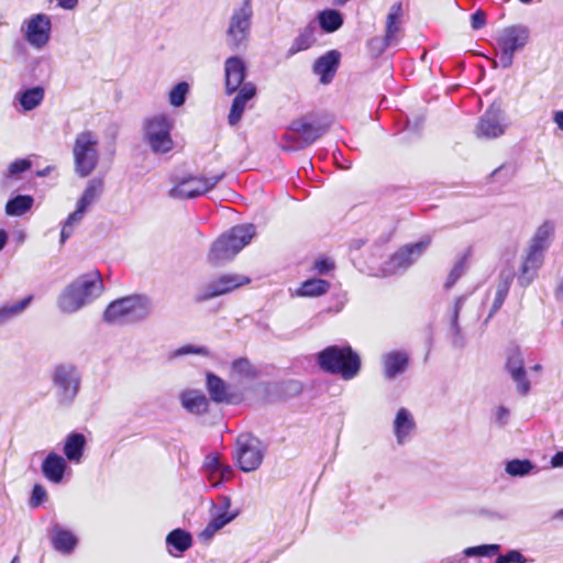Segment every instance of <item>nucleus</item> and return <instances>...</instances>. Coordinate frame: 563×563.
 <instances>
[{
    "label": "nucleus",
    "instance_id": "1",
    "mask_svg": "<svg viewBox=\"0 0 563 563\" xmlns=\"http://www.w3.org/2000/svg\"><path fill=\"white\" fill-rule=\"evenodd\" d=\"M103 291L98 271L80 275L60 292L57 307L63 313H74L97 299Z\"/></svg>",
    "mask_w": 563,
    "mask_h": 563
},
{
    "label": "nucleus",
    "instance_id": "2",
    "mask_svg": "<svg viewBox=\"0 0 563 563\" xmlns=\"http://www.w3.org/2000/svg\"><path fill=\"white\" fill-rule=\"evenodd\" d=\"M153 312L152 300L143 295L126 296L108 305L103 320L110 324H130L146 320Z\"/></svg>",
    "mask_w": 563,
    "mask_h": 563
},
{
    "label": "nucleus",
    "instance_id": "3",
    "mask_svg": "<svg viewBox=\"0 0 563 563\" xmlns=\"http://www.w3.org/2000/svg\"><path fill=\"white\" fill-rule=\"evenodd\" d=\"M319 367L329 374L340 375L349 380L361 369L360 355L350 345H330L317 354Z\"/></svg>",
    "mask_w": 563,
    "mask_h": 563
},
{
    "label": "nucleus",
    "instance_id": "4",
    "mask_svg": "<svg viewBox=\"0 0 563 563\" xmlns=\"http://www.w3.org/2000/svg\"><path fill=\"white\" fill-rule=\"evenodd\" d=\"M254 234L255 227L253 224L233 227L212 243L208 253V262L212 266L230 262L251 242Z\"/></svg>",
    "mask_w": 563,
    "mask_h": 563
},
{
    "label": "nucleus",
    "instance_id": "5",
    "mask_svg": "<svg viewBox=\"0 0 563 563\" xmlns=\"http://www.w3.org/2000/svg\"><path fill=\"white\" fill-rule=\"evenodd\" d=\"M254 9L252 0L236 4L229 16L225 30L227 46L233 52H245L251 42Z\"/></svg>",
    "mask_w": 563,
    "mask_h": 563
},
{
    "label": "nucleus",
    "instance_id": "6",
    "mask_svg": "<svg viewBox=\"0 0 563 563\" xmlns=\"http://www.w3.org/2000/svg\"><path fill=\"white\" fill-rule=\"evenodd\" d=\"M329 125L310 121L307 117L294 120L280 140V148L286 152L302 150L313 144L327 131Z\"/></svg>",
    "mask_w": 563,
    "mask_h": 563
},
{
    "label": "nucleus",
    "instance_id": "7",
    "mask_svg": "<svg viewBox=\"0 0 563 563\" xmlns=\"http://www.w3.org/2000/svg\"><path fill=\"white\" fill-rule=\"evenodd\" d=\"M51 382L57 404L69 407L79 394L81 372L73 363H59L52 369Z\"/></svg>",
    "mask_w": 563,
    "mask_h": 563
},
{
    "label": "nucleus",
    "instance_id": "8",
    "mask_svg": "<svg viewBox=\"0 0 563 563\" xmlns=\"http://www.w3.org/2000/svg\"><path fill=\"white\" fill-rule=\"evenodd\" d=\"M172 129L173 120L167 114H155L143 122V140L153 153L166 154L174 147Z\"/></svg>",
    "mask_w": 563,
    "mask_h": 563
},
{
    "label": "nucleus",
    "instance_id": "9",
    "mask_svg": "<svg viewBox=\"0 0 563 563\" xmlns=\"http://www.w3.org/2000/svg\"><path fill=\"white\" fill-rule=\"evenodd\" d=\"M224 178V173L206 177L188 174L173 179L174 186L168 190V197L177 200L196 199L209 191Z\"/></svg>",
    "mask_w": 563,
    "mask_h": 563
},
{
    "label": "nucleus",
    "instance_id": "10",
    "mask_svg": "<svg viewBox=\"0 0 563 563\" xmlns=\"http://www.w3.org/2000/svg\"><path fill=\"white\" fill-rule=\"evenodd\" d=\"M530 31L527 26L517 24L505 27L497 37L499 48L498 60H493V67L509 68L514 63V56L521 51L529 41Z\"/></svg>",
    "mask_w": 563,
    "mask_h": 563
},
{
    "label": "nucleus",
    "instance_id": "11",
    "mask_svg": "<svg viewBox=\"0 0 563 563\" xmlns=\"http://www.w3.org/2000/svg\"><path fill=\"white\" fill-rule=\"evenodd\" d=\"M98 136L91 131L77 134L73 147L75 170L80 177H87L99 162Z\"/></svg>",
    "mask_w": 563,
    "mask_h": 563
},
{
    "label": "nucleus",
    "instance_id": "12",
    "mask_svg": "<svg viewBox=\"0 0 563 563\" xmlns=\"http://www.w3.org/2000/svg\"><path fill=\"white\" fill-rule=\"evenodd\" d=\"M266 448L251 433H241L235 440V460L241 471L249 473L257 470L264 459Z\"/></svg>",
    "mask_w": 563,
    "mask_h": 563
},
{
    "label": "nucleus",
    "instance_id": "13",
    "mask_svg": "<svg viewBox=\"0 0 563 563\" xmlns=\"http://www.w3.org/2000/svg\"><path fill=\"white\" fill-rule=\"evenodd\" d=\"M431 244L429 236L416 243L406 244L395 252L384 265L385 275H396L407 271Z\"/></svg>",
    "mask_w": 563,
    "mask_h": 563
},
{
    "label": "nucleus",
    "instance_id": "14",
    "mask_svg": "<svg viewBox=\"0 0 563 563\" xmlns=\"http://www.w3.org/2000/svg\"><path fill=\"white\" fill-rule=\"evenodd\" d=\"M250 283V278L239 274H223L206 284L195 296L200 303L214 297L228 294Z\"/></svg>",
    "mask_w": 563,
    "mask_h": 563
},
{
    "label": "nucleus",
    "instance_id": "15",
    "mask_svg": "<svg viewBox=\"0 0 563 563\" xmlns=\"http://www.w3.org/2000/svg\"><path fill=\"white\" fill-rule=\"evenodd\" d=\"M25 41L36 49L44 48L51 38L52 21L44 13H37L26 19L22 26Z\"/></svg>",
    "mask_w": 563,
    "mask_h": 563
},
{
    "label": "nucleus",
    "instance_id": "16",
    "mask_svg": "<svg viewBox=\"0 0 563 563\" xmlns=\"http://www.w3.org/2000/svg\"><path fill=\"white\" fill-rule=\"evenodd\" d=\"M507 129L505 113L497 104H492L479 118L475 129L478 139H497L501 136Z\"/></svg>",
    "mask_w": 563,
    "mask_h": 563
},
{
    "label": "nucleus",
    "instance_id": "17",
    "mask_svg": "<svg viewBox=\"0 0 563 563\" xmlns=\"http://www.w3.org/2000/svg\"><path fill=\"white\" fill-rule=\"evenodd\" d=\"M505 368L516 386L518 395L525 397L531 391V383L525 367V357L521 350L516 346L509 350Z\"/></svg>",
    "mask_w": 563,
    "mask_h": 563
},
{
    "label": "nucleus",
    "instance_id": "18",
    "mask_svg": "<svg viewBox=\"0 0 563 563\" xmlns=\"http://www.w3.org/2000/svg\"><path fill=\"white\" fill-rule=\"evenodd\" d=\"M553 232V227L549 222L540 225L532 238L528 255L522 264V274L536 271L542 260V252L548 247V241Z\"/></svg>",
    "mask_w": 563,
    "mask_h": 563
},
{
    "label": "nucleus",
    "instance_id": "19",
    "mask_svg": "<svg viewBox=\"0 0 563 563\" xmlns=\"http://www.w3.org/2000/svg\"><path fill=\"white\" fill-rule=\"evenodd\" d=\"M225 92L233 95L242 88L246 77V64L240 56H230L224 62Z\"/></svg>",
    "mask_w": 563,
    "mask_h": 563
},
{
    "label": "nucleus",
    "instance_id": "20",
    "mask_svg": "<svg viewBox=\"0 0 563 563\" xmlns=\"http://www.w3.org/2000/svg\"><path fill=\"white\" fill-rule=\"evenodd\" d=\"M341 54L336 49H331L317 58L313 64V73L320 76V81L322 84H329L332 81L339 64H340Z\"/></svg>",
    "mask_w": 563,
    "mask_h": 563
},
{
    "label": "nucleus",
    "instance_id": "21",
    "mask_svg": "<svg viewBox=\"0 0 563 563\" xmlns=\"http://www.w3.org/2000/svg\"><path fill=\"white\" fill-rule=\"evenodd\" d=\"M48 536L53 548L62 554H70L78 543L76 536L58 523L51 526Z\"/></svg>",
    "mask_w": 563,
    "mask_h": 563
},
{
    "label": "nucleus",
    "instance_id": "22",
    "mask_svg": "<svg viewBox=\"0 0 563 563\" xmlns=\"http://www.w3.org/2000/svg\"><path fill=\"white\" fill-rule=\"evenodd\" d=\"M316 32L317 25L313 21L299 29L298 34L294 37L286 52V57L290 58L300 52L311 48L317 43Z\"/></svg>",
    "mask_w": 563,
    "mask_h": 563
},
{
    "label": "nucleus",
    "instance_id": "23",
    "mask_svg": "<svg viewBox=\"0 0 563 563\" xmlns=\"http://www.w3.org/2000/svg\"><path fill=\"white\" fill-rule=\"evenodd\" d=\"M231 109L228 115L230 125H236L245 110L246 102L250 101L256 93V88L252 82H245L240 90L236 91Z\"/></svg>",
    "mask_w": 563,
    "mask_h": 563
},
{
    "label": "nucleus",
    "instance_id": "24",
    "mask_svg": "<svg viewBox=\"0 0 563 563\" xmlns=\"http://www.w3.org/2000/svg\"><path fill=\"white\" fill-rule=\"evenodd\" d=\"M183 408L191 415L201 416L209 410V400L201 390L186 389L179 394Z\"/></svg>",
    "mask_w": 563,
    "mask_h": 563
},
{
    "label": "nucleus",
    "instance_id": "25",
    "mask_svg": "<svg viewBox=\"0 0 563 563\" xmlns=\"http://www.w3.org/2000/svg\"><path fill=\"white\" fill-rule=\"evenodd\" d=\"M382 363L385 378L394 379L407 369L409 356L405 351H391L383 356Z\"/></svg>",
    "mask_w": 563,
    "mask_h": 563
},
{
    "label": "nucleus",
    "instance_id": "26",
    "mask_svg": "<svg viewBox=\"0 0 563 563\" xmlns=\"http://www.w3.org/2000/svg\"><path fill=\"white\" fill-rule=\"evenodd\" d=\"M416 429V422L411 412L406 408H400L394 420V433L398 444H404Z\"/></svg>",
    "mask_w": 563,
    "mask_h": 563
},
{
    "label": "nucleus",
    "instance_id": "27",
    "mask_svg": "<svg viewBox=\"0 0 563 563\" xmlns=\"http://www.w3.org/2000/svg\"><path fill=\"white\" fill-rule=\"evenodd\" d=\"M42 473L52 483H60L67 468L66 460L55 452L46 455L42 462Z\"/></svg>",
    "mask_w": 563,
    "mask_h": 563
},
{
    "label": "nucleus",
    "instance_id": "28",
    "mask_svg": "<svg viewBox=\"0 0 563 563\" xmlns=\"http://www.w3.org/2000/svg\"><path fill=\"white\" fill-rule=\"evenodd\" d=\"M206 387L212 401L217 404H229L231 401L232 397L229 393L228 384L218 375L207 373Z\"/></svg>",
    "mask_w": 563,
    "mask_h": 563
},
{
    "label": "nucleus",
    "instance_id": "29",
    "mask_svg": "<svg viewBox=\"0 0 563 563\" xmlns=\"http://www.w3.org/2000/svg\"><path fill=\"white\" fill-rule=\"evenodd\" d=\"M86 446V438L82 433L70 432L64 443V454L70 463H80Z\"/></svg>",
    "mask_w": 563,
    "mask_h": 563
},
{
    "label": "nucleus",
    "instance_id": "30",
    "mask_svg": "<svg viewBox=\"0 0 563 563\" xmlns=\"http://www.w3.org/2000/svg\"><path fill=\"white\" fill-rule=\"evenodd\" d=\"M401 16H402V3L396 2L390 7L389 13L386 20L385 36L388 37L395 45L399 41V34L401 32Z\"/></svg>",
    "mask_w": 563,
    "mask_h": 563
},
{
    "label": "nucleus",
    "instance_id": "31",
    "mask_svg": "<svg viewBox=\"0 0 563 563\" xmlns=\"http://www.w3.org/2000/svg\"><path fill=\"white\" fill-rule=\"evenodd\" d=\"M318 24L324 33L338 31L344 23L343 14L335 9H325L317 15Z\"/></svg>",
    "mask_w": 563,
    "mask_h": 563
},
{
    "label": "nucleus",
    "instance_id": "32",
    "mask_svg": "<svg viewBox=\"0 0 563 563\" xmlns=\"http://www.w3.org/2000/svg\"><path fill=\"white\" fill-rule=\"evenodd\" d=\"M33 296H26L18 302H5L0 307V327L21 316L31 305Z\"/></svg>",
    "mask_w": 563,
    "mask_h": 563
},
{
    "label": "nucleus",
    "instance_id": "33",
    "mask_svg": "<svg viewBox=\"0 0 563 563\" xmlns=\"http://www.w3.org/2000/svg\"><path fill=\"white\" fill-rule=\"evenodd\" d=\"M103 191V180L101 178H92L77 201V205L88 210L90 206L98 201Z\"/></svg>",
    "mask_w": 563,
    "mask_h": 563
},
{
    "label": "nucleus",
    "instance_id": "34",
    "mask_svg": "<svg viewBox=\"0 0 563 563\" xmlns=\"http://www.w3.org/2000/svg\"><path fill=\"white\" fill-rule=\"evenodd\" d=\"M511 283H512V275L510 273H508V274L501 273L500 274L496 294H495V298H494L490 311L488 313V318H492L503 307V305L508 296Z\"/></svg>",
    "mask_w": 563,
    "mask_h": 563
},
{
    "label": "nucleus",
    "instance_id": "35",
    "mask_svg": "<svg viewBox=\"0 0 563 563\" xmlns=\"http://www.w3.org/2000/svg\"><path fill=\"white\" fill-rule=\"evenodd\" d=\"M44 95L43 87L35 86L21 91L18 99L24 111H31L42 103Z\"/></svg>",
    "mask_w": 563,
    "mask_h": 563
},
{
    "label": "nucleus",
    "instance_id": "36",
    "mask_svg": "<svg viewBox=\"0 0 563 563\" xmlns=\"http://www.w3.org/2000/svg\"><path fill=\"white\" fill-rule=\"evenodd\" d=\"M166 544L183 553L192 545V537L188 531L177 528L167 534Z\"/></svg>",
    "mask_w": 563,
    "mask_h": 563
},
{
    "label": "nucleus",
    "instance_id": "37",
    "mask_svg": "<svg viewBox=\"0 0 563 563\" xmlns=\"http://www.w3.org/2000/svg\"><path fill=\"white\" fill-rule=\"evenodd\" d=\"M466 299H467V295L459 296L455 299L452 311H451V331L453 332L452 343L454 346H457V347L463 346V338H462L461 328L459 324V314H460V311L463 308Z\"/></svg>",
    "mask_w": 563,
    "mask_h": 563
},
{
    "label": "nucleus",
    "instance_id": "38",
    "mask_svg": "<svg viewBox=\"0 0 563 563\" xmlns=\"http://www.w3.org/2000/svg\"><path fill=\"white\" fill-rule=\"evenodd\" d=\"M236 517V512L229 514L228 511H214L210 522L201 532V537L210 539L213 534L222 529L225 525L231 522Z\"/></svg>",
    "mask_w": 563,
    "mask_h": 563
},
{
    "label": "nucleus",
    "instance_id": "39",
    "mask_svg": "<svg viewBox=\"0 0 563 563\" xmlns=\"http://www.w3.org/2000/svg\"><path fill=\"white\" fill-rule=\"evenodd\" d=\"M34 199L29 195H18L8 200L5 213L11 217L22 216L33 206Z\"/></svg>",
    "mask_w": 563,
    "mask_h": 563
},
{
    "label": "nucleus",
    "instance_id": "40",
    "mask_svg": "<svg viewBox=\"0 0 563 563\" xmlns=\"http://www.w3.org/2000/svg\"><path fill=\"white\" fill-rule=\"evenodd\" d=\"M537 470V466L527 459H514L506 463L505 471L511 477H523Z\"/></svg>",
    "mask_w": 563,
    "mask_h": 563
},
{
    "label": "nucleus",
    "instance_id": "41",
    "mask_svg": "<svg viewBox=\"0 0 563 563\" xmlns=\"http://www.w3.org/2000/svg\"><path fill=\"white\" fill-rule=\"evenodd\" d=\"M329 288V282L319 278H311L302 283L299 288V295L303 297H316L325 294Z\"/></svg>",
    "mask_w": 563,
    "mask_h": 563
},
{
    "label": "nucleus",
    "instance_id": "42",
    "mask_svg": "<svg viewBox=\"0 0 563 563\" xmlns=\"http://www.w3.org/2000/svg\"><path fill=\"white\" fill-rule=\"evenodd\" d=\"M500 551L499 544H482L477 547H470L463 551L465 556H494Z\"/></svg>",
    "mask_w": 563,
    "mask_h": 563
},
{
    "label": "nucleus",
    "instance_id": "43",
    "mask_svg": "<svg viewBox=\"0 0 563 563\" xmlns=\"http://www.w3.org/2000/svg\"><path fill=\"white\" fill-rule=\"evenodd\" d=\"M189 92V85L186 81H180L173 87L169 91V103L174 107H180L185 103Z\"/></svg>",
    "mask_w": 563,
    "mask_h": 563
},
{
    "label": "nucleus",
    "instance_id": "44",
    "mask_svg": "<svg viewBox=\"0 0 563 563\" xmlns=\"http://www.w3.org/2000/svg\"><path fill=\"white\" fill-rule=\"evenodd\" d=\"M395 45L387 36H374L367 42V48L373 57L380 56L388 46Z\"/></svg>",
    "mask_w": 563,
    "mask_h": 563
},
{
    "label": "nucleus",
    "instance_id": "45",
    "mask_svg": "<svg viewBox=\"0 0 563 563\" xmlns=\"http://www.w3.org/2000/svg\"><path fill=\"white\" fill-rule=\"evenodd\" d=\"M466 268V256L461 257L457 260L452 267V269L449 273V276L446 278V282L444 283V288L446 290L451 289L455 283L459 280V278L464 274Z\"/></svg>",
    "mask_w": 563,
    "mask_h": 563
},
{
    "label": "nucleus",
    "instance_id": "46",
    "mask_svg": "<svg viewBox=\"0 0 563 563\" xmlns=\"http://www.w3.org/2000/svg\"><path fill=\"white\" fill-rule=\"evenodd\" d=\"M232 372L241 377L253 378L255 371L247 358L240 357L232 362Z\"/></svg>",
    "mask_w": 563,
    "mask_h": 563
},
{
    "label": "nucleus",
    "instance_id": "47",
    "mask_svg": "<svg viewBox=\"0 0 563 563\" xmlns=\"http://www.w3.org/2000/svg\"><path fill=\"white\" fill-rule=\"evenodd\" d=\"M32 167V163L29 158H19L12 162L4 173L7 178H15L20 174L29 170Z\"/></svg>",
    "mask_w": 563,
    "mask_h": 563
},
{
    "label": "nucleus",
    "instance_id": "48",
    "mask_svg": "<svg viewBox=\"0 0 563 563\" xmlns=\"http://www.w3.org/2000/svg\"><path fill=\"white\" fill-rule=\"evenodd\" d=\"M222 461L218 454H208L203 462V468L208 474V482L213 481Z\"/></svg>",
    "mask_w": 563,
    "mask_h": 563
},
{
    "label": "nucleus",
    "instance_id": "49",
    "mask_svg": "<svg viewBox=\"0 0 563 563\" xmlns=\"http://www.w3.org/2000/svg\"><path fill=\"white\" fill-rule=\"evenodd\" d=\"M233 468L229 464L222 463L217 471V475L214 476L213 481H209L210 485L213 487H218L224 482H228L233 476Z\"/></svg>",
    "mask_w": 563,
    "mask_h": 563
},
{
    "label": "nucleus",
    "instance_id": "50",
    "mask_svg": "<svg viewBox=\"0 0 563 563\" xmlns=\"http://www.w3.org/2000/svg\"><path fill=\"white\" fill-rule=\"evenodd\" d=\"M187 354H200V355H208L209 351L205 346H196V345H184L173 352V357H179Z\"/></svg>",
    "mask_w": 563,
    "mask_h": 563
},
{
    "label": "nucleus",
    "instance_id": "51",
    "mask_svg": "<svg viewBox=\"0 0 563 563\" xmlns=\"http://www.w3.org/2000/svg\"><path fill=\"white\" fill-rule=\"evenodd\" d=\"M46 497H47L46 489L42 485L35 484L32 489V496L30 499L31 507H33V508L38 507L41 504H43L45 501Z\"/></svg>",
    "mask_w": 563,
    "mask_h": 563
},
{
    "label": "nucleus",
    "instance_id": "52",
    "mask_svg": "<svg viewBox=\"0 0 563 563\" xmlns=\"http://www.w3.org/2000/svg\"><path fill=\"white\" fill-rule=\"evenodd\" d=\"M486 23V14L482 10H477L471 15V25L474 30L482 29Z\"/></svg>",
    "mask_w": 563,
    "mask_h": 563
},
{
    "label": "nucleus",
    "instance_id": "53",
    "mask_svg": "<svg viewBox=\"0 0 563 563\" xmlns=\"http://www.w3.org/2000/svg\"><path fill=\"white\" fill-rule=\"evenodd\" d=\"M334 267V264L333 262L327 260V258H320V260H317L316 263H314V268L316 271L323 275V274H327L328 272H330L332 268Z\"/></svg>",
    "mask_w": 563,
    "mask_h": 563
},
{
    "label": "nucleus",
    "instance_id": "54",
    "mask_svg": "<svg viewBox=\"0 0 563 563\" xmlns=\"http://www.w3.org/2000/svg\"><path fill=\"white\" fill-rule=\"evenodd\" d=\"M86 211H87L86 209L76 205V210L67 217L66 221H68V223H71L75 225L82 220Z\"/></svg>",
    "mask_w": 563,
    "mask_h": 563
},
{
    "label": "nucleus",
    "instance_id": "55",
    "mask_svg": "<svg viewBox=\"0 0 563 563\" xmlns=\"http://www.w3.org/2000/svg\"><path fill=\"white\" fill-rule=\"evenodd\" d=\"M495 416H496V422L499 426H505L508 422L510 411L506 407L500 406L496 409Z\"/></svg>",
    "mask_w": 563,
    "mask_h": 563
},
{
    "label": "nucleus",
    "instance_id": "56",
    "mask_svg": "<svg viewBox=\"0 0 563 563\" xmlns=\"http://www.w3.org/2000/svg\"><path fill=\"white\" fill-rule=\"evenodd\" d=\"M508 563H526L527 559L518 550H509L505 554Z\"/></svg>",
    "mask_w": 563,
    "mask_h": 563
},
{
    "label": "nucleus",
    "instance_id": "57",
    "mask_svg": "<svg viewBox=\"0 0 563 563\" xmlns=\"http://www.w3.org/2000/svg\"><path fill=\"white\" fill-rule=\"evenodd\" d=\"M74 232V224L68 223V221L65 220L64 225L60 231V243H65L67 239H69L73 235Z\"/></svg>",
    "mask_w": 563,
    "mask_h": 563
},
{
    "label": "nucleus",
    "instance_id": "58",
    "mask_svg": "<svg viewBox=\"0 0 563 563\" xmlns=\"http://www.w3.org/2000/svg\"><path fill=\"white\" fill-rule=\"evenodd\" d=\"M230 505H231L230 498L227 496H221L216 511H228V509L230 508Z\"/></svg>",
    "mask_w": 563,
    "mask_h": 563
},
{
    "label": "nucleus",
    "instance_id": "59",
    "mask_svg": "<svg viewBox=\"0 0 563 563\" xmlns=\"http://www.w3.org/2000/svg\"><path fill=\"white\" fill-rule=\"evenodd\" d=\"M58 7L65 10H73L77 7L78 0H56Z\"/></svg>",
    "mask_w": 563,
    "mask_h": 563
},
{
    "label": "nucleus",
    "instance_id": "60",
    "mask_svg": "<svg viewBox=\"0 0 563 563\" xmlns=\"http://www.w3.org/2000/svg\"><path fill=\"white\" fill-rule=\"evenodd\" d=\"M551 464L553 467H563V450L552 456Z\"/></svg>",
    "mask_w": 563,
    "mask_h": 563
},
{
    "label": "nucleus",
    "instance_id": "61",
    "mask_svg": "<svg viewBox=\"0 0 563 563\" xmlns=\"http://www.w3.org/2000/svg\"><path fill=\"white\" fill-rule=\"evenodd\" d=\"M553 121L558 124V128L563 131V111H555Z\"/></svg>",
    "mask_w": 563,
    "mask_h": 563
},
{
    "label": "nucleus",
    "instance_id": "62",
    "mask_svg": "<svg viewBox=\"0 0 563 563\" xmlns=\"http://www.w3.org/2000/svg\"><path fill=\"white\" fill-rule=\"evenodd\" d=\"M8 234L4 230H0V251L5 246Z\"/></svg>",
    "mask_w": 563,
    "mask_h": 563
},
{
    "label": "nucleus",
    "instance_id": "63",
    "mask_svg": "<svg viewBox=\"0 0 563 563\" xmlns=\"http://www.w3.org/2000/svg\"><path fill=\"white\" fill-rule=\"evenodd\" d=\"M288 386L289 388L294 391V393H299L300 391V384L296 380H291L288 383Z\"/></svg>",
    "mask_w": 563,
    "mask_h": 563
},
{
    "label": "nucleus",
    "instance_id": "64",
    "mask_svg": "<svg viewBox=\"0 0 563 563\" xmlns=\"http://www.w3.org/2000/svg\"><path fill=\"white\" fill-rule=\"evenodd\" d=\"M445 563H468L465 559L448 558Z\"/></svg>",
    "mask_w": 563,
    "mask_h": 563
}]
</instances>
